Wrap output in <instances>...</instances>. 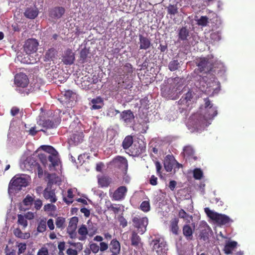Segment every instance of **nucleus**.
<instances>
[{
    "label": "nucleus",
    "instance_id": "nucleus-17",
    "mask_svg": "<svg viewBox=\"0 0 255 255\" xmlns=\"http://www.w3.org/2000/svg\"><path fill=\"white\" fill-rule=\"evenodd\" d=\"M89 104L91 110H99L104 106V102L101 98L98 97L91 100Z\"/></svg>",
    "mask_w": 255,
    "mask_h": 255
},
{
    "label": "nucleus",
    "instance_id": "nucleus-62",
    "mask_svg": "<svg viewBox=\"0 0 255 255\" xmlns=\"http://www.w3.org/2000/svg\"><path fill=\"white\" fill-rule=\"evenodd\" d=\"M80 211L81 213H83L86 217H88L90 216V211L86 208H81Z\"/></svg>",
    "mask_w": 255,
    "mask_h": 255
},
{
    "label": "nucleus",
    "instance_id": "nucleus-14",
    "mask_svg": "<svg viewBox=\"0 0 255 255\" xmlns=\"http://www.w3.org/2000/svg\"><path fill=\"white\" fill-rule=\"evenodd\" d=\"M43 196L46 200H49L52 203H55L57 201V198L55 194L54 190L48 187L44 190Z\"/></svg>",
    "mask_w": 255,
    "mask_h": 255
},
{
    "label": "nucleus",
    "instance_id": "nucleus-11",
    "mask_svg": "<svg viewBox=\"0 0 255 255\" xmlns=\"http://www.w3.org/2000/svg\"><path fill=\"white\" fill-rule=\"evenodd\" d=\"M14 83L17 86L24 88L28 85L29 82L25 74L20 73L15 76Z\"/></svg>",
    "mask_w": 255,
    "mask_h": 255
},
{
    "label": "nucleus",
    "instance_id": "nucleus-13",
    "mask_svg": "<svg viewBox=\"0 0 255 255\" xmlns=\"http://www.w3.org/2000/svg\"><path fill=\"white\" fill-rule=\"evenodd\" d=\"M133 119V114L130 110L124 111L121 114V120L127 125L131 124Z\"/></svg>",
    "mask_w": 255,
    "mask_h": 255
},
{
    "label": "nucleus",
    "instance_id": "nucleus-59",
    "mask_svg": "<svg viewBox=\"0 0 255 255\" xmlns=\"http://www.w3.org/2000/svg\"><path fill=\"white\" fill-rule=\"evenodd\" d=\"M23 216L24 217H25L26 219L32 220L34 218L35 215L34 213L33 212H28Z\"/></svg>",
    "mask_w": 255,
    "mask_h": 255
},
{
    "label": "nucleus",
    "instance_id": "nucleus-2",
    "mask_svg": "<svg viewBox=\"0 0 255 255\" xmlns=\"http://www.w3.org/2000/svg\"><path fill=\"white\" fill-rule=\"evenodd\" d=\"M205 105L200 108L199 113L194 115L195 118H196L197 123L196 127L198 128V124L205 125L207 126L210 124L209 120H212L217 114V111L215 107H214L210 102L207 99L205 100Z\"/></svg>",
    "mask_w": 255,
    "mask_h": 255
},
{
    "label": "nucleus",
    "instance_id": "nucleus-50",
    "mask_svg": "<svg viewBox=\"0 0 255 255\" xmlns=\"http://www.w3.org/2000/svg\"><path fill=\"white\" fill-rule=\"evenodd\" d=\"M44 210L45 211H54L56 209V207L54 205L51 204H47L44 206Z\"/></svg>",
    "mask_w": 255,
    "mask_h": 255
},
{
    "label": "nucleus",
    "instance_id": "nucleus-23",
    "mask_svg": "<svg viewBox=\"0 0 255 255\" xmlns=\"http://www.w3.org/2000/svg\"><path fill=\"white\" fill-rule=\"evenodd\" d=\"M65 10L62 7H57L50 11V16L54 18H59L64 14Z\"/></svg>",
    "mask_w": 255,
    "mask_h": 255
},
{
    "label": "nucleus",
    "instance_id": "nucleus-44",
    "mask_svg": "<svg viewBox=\"0 0 255 255\" xmlns=\"http://www.w3.org/2000/svg\"><path fill=\"white\" fill-rule=\"evenodd\" d=\"M140 209L142 211L147 212L150 210V204L148 201L142 202L140 205Z\"/></svg>",
    "mask_w": 255,
    "mask_h": 255
},
{
    "label": "nucleus",
    "instance_id": "nucleus-25",
    "mask_svg": "<svg viewBox=\"0 0 255 255\" xmlns=\"http://www.w3.org/2000/svg\"><path fill=\"white\" fill-rule=\"evenodd\" d=\"M192 96V93L191 92H188L180 99V102L181 104L189 106L191 104Z\"/></svg>",
    "mask_w": 255,
    "mask_h": 255
},
{
    "label": "nucleus",
    "instance_id": "nucleus-6",
    "mask_svg": "<svg viewBox=\"0 0 255 255\" xmlns=\"http://www.w3.org/2000/svg\"><path fill=\"white\" fill-rule=\"evenodd\" d=\"M204 210L208 217L213 221H215L218 224L226 225L233 222L228 216L225 215L218 214L210 210L209 208H205Z\"/></svg>",
    "mask_w": 255,
    "mask_h": 255
},
{
    "label": "nucleus",
    "instance_id": "nucleus-35",
    "mask_svg": "<svg viewBox=\"0 0 255 255\" xmlns=\"http://www.w3.org/2000/svg\"><path fill=\"white\" fill-rule=\"evenodd\" d=\"M75 189H69L67 191V197L68 199H67L65 197L63 198L64 201L68 204H71L73 202V198L74 197L73 192Z\"/></svg>",
    "mask_w": 255,
    "mask_h": 255
},
{
    "label": "nucleus",
    "instance_id": "nucleus-26",
    "mask_svg": "<svg viewBox=\"0 0 255 255\" xmlns=\"http://www.w3.org/2000/svg\"><path fill=\"white\" fill-rule=\"evenodd\" d=\"M140 48L142 49H146L150 46V41L146 37L142 35L139 36Z\"/></svg>",
    "mask_w": 255,
    "mask_h": 255
},
{
    "label": "nucleus",
    "instance_id": "nucleus-48",
    "mask_svg": "<svg viewBox=\"0 0 255 255\" xmlns=\"http://www.w3.org/2000/svg\"><path fill=\"white\" fill-rule=\"evenodd\" d=\"M88 54L89 50L87 49L84 48L81 50L80 52V58L83 62H84L86 60Z\"/></svg>",
    "mask_w": 255,
    "mask_h": 255
},
{
    "label": "nucleus",
    "instance_id": "nucleus-51",
    "mask_svg": "<svg viewBox=\"0 0 255 255\" xmlns=\"http://www.w3.org/2000/svg\"><path fill=\"white\" fill-rule=\"evenodd\" d=\"M168 12L171 14H175L177 12V8L176 6L170 5L168 7Z\"/></svg>",
    "mask_w": 255,
    "mask_h": 255
},
{
    "label": "nucleus",
    "instance_id": "nucleus-30",
    "mask_svg": "<svg viewBox=\"0 0 255 255\" xmlns=\"http://www.w3.org/2000/svg\"><path fill=\"white\" fill-rule=\"evenodd\" d=\"M13 233L16 237L23 239H27L30 236V233H22L21 230L18 228L15 229L13 231Z\"/></svg>",
    "mask_w": 255,
    "mask_h": 255
},
{
    "label": "nucleus",
    "instance_id": "nucleus-56",
    "mask_svg": "<svg viewBox=\"0 0 255 255\" xmlns=\"http://www.w3.org/2000/svg\"><path fill=\"white\" fill-rule=\"evenodd\" d=\"M48 249L46 247H42L38 252L37 255H48Z\"/></svg>",
    "mask_w": 255,
    "mask_h": 255
},
{
    "label": "nucleus",
    "instance_id": "nucleus-5",
    "mask_svg": "<svg viewBox=\"0 0 255 255\" xmlns=\"http://www.w3.org/2000/svg\"><path fill=\"white\" fill-rule=\"evenodd\" d=\"M28 183V177L24 175L15 176L10 181L8 187V193L9 195L14 194L25 187Z\"/></svg>",
    "mask_w": 255,
    "mask_h": 255
},
{
    "label": "nucleus",
    "instance_id": "nucleus-34",
    "mask_svg": "<svg viewBox=\"0 0 255 255\" xmlns=\"http://www.w3.org/2000/svg\"><path fill=\"white\" fill-rule=\"evenodd\" d=\"M46 229V219H42L41 220L38 224L37 228V231L39 233H43L44 232Z\"/></svg>",
    "mask_w": 255,
    "mask_h": 255
},
{
    "label": "nucleus",
    "instance_id": "nucleus-38",
    "mask_svg": "<svg viewBox=\"0 0 255 255\" xmlns=\"http://www.w3.org/2000/svg\"><path fill=\"white\" fill-rule=\"evenodd\" d=\"M183 233L185 236L190 239V237L192 236L193 230L190 226L189 225H186L183 227Z\"/></svg>",
    "mask_w": 255,
    "mask_h": 255
},
{
    "label": "nucleus",
    "instance_id": "nucleus-47",
    "mask_svg": "<svg viewBox=\"0 0 255 255\" xmlns=\"http://www.w3.org/2000/svg\"><path fill=\"white\" fill-rule=\"evenodd\" d=\"M194 153L193 148L190 146H186L184 149V154L185 156H190Z\"/></svg>",
    "mask_w": 255,
    "mask_h": 255
},
{
    "label": "nucleus",
    "instance_id": "nucleus-42",
    "mask_svg": "<svg viewBox=\"0 0 255 255\" xmlns=\"http://www.w3.org/2000/svg\"><path fill=\"white\" fill-rule=\"evenodd\" d=\"M89 248L91 252L94 254H97L100 251L99 245L93 242H90L89 243Z\"/></svg>",
    "mask_w": 255,
    "mask_h": 255
},
{
    "label": "nucleus",
    "instance_id": "nucleus-32",
    "mask_svg": "<svg viewBox=\"0 0 255 255\" xmlns=\"http://www.w3.org/2000/svg\"><path fill=\"white\" fill-rule=\"evenodd\" d=\"M17 223L19 225L22 227V229H25L28 225L26 219L23 215L19 214L17 216Z\"/></svg>",
    "mask_w": 255,
    "mask_h": 255
},
{
    "label": "nucleus",
    "instance_id": "nucleus-16",
    "mask_svg": "<svg viewBox=\"0 0 255 255\" xmlns=\"http://www.w3.org/2000/svg\"><path fill=\"white\" fill-rule=\"evenodd\" d=\"M75 60L74 54L71 50L68 49L64 53L62 60L65 64H72Z\"/></svg>",
    "mask_w": 255,
    "mask_h": 255
},
{
    "label": "nucleus",
    "instance_id": "nucleus-7",
    "mask_svg": "<svg viewBox=\"0 0 255 255\" xmlns=\"http://www.w3.org/2000/svg\"><path fill=\"white\" fill-rule=\"evenodd\" d=\"M132 223L133 226L136 229L135 231L140 235H142L146 231L148 220L146 217L136 216L132 217Z\"/></svg>",
    "mask_w": 255,
    "mask_h": 255
},
{
    "label": "nucleus",
    "instance_id": "nucleus-64",
    "mask_svg": "<svg viewBox=\"0 0 255 255\" xmlns=\"http://www.w3.org/2000/svg\"><path fill=\"white\" fill-rule=\"evenodd\" d=\"M157 178L154 175H152L150 179V183L152 185H156L157 184Z\"/></svg>",
    "mask_w": 255,
    "mask_h": 255
},
{
    "label": "nucleus",
    "instance_id": "nucleus-22",
    "mask_svg": "<svg viewBox=\"0 0 255 255\" xmlns=\"http://www.w3.org/2000/svg\"><path fill=\"white\" fill-rule=\"evenodd\" d=\"M56 59L57 51L54 49H50L46 52L45 56V61H53L54 63Z\"/></svg>",
    "mask_w": 255,
    "mask_h": 255
},
{
    "label": "nucleus",
    "instance_id": "nucleus-31",
    "mask_svg": "<svg viewBox=\"0 0 255 255\" xmlns=\"http://www.w3.org/2000/svg\"><path fill=\"white\" fill-rule=\"evenodd\" d=\"M111 182V180L106 176H102L99 178L98 183L101 187H107Z\"/></svg>",
    "mask_w": 255,
    "mask_h": 255
},
{
    "label": "nucleus",
    "instance_id": "nucleus-4",
    "mask_svg": "<svg viewBox=\"0 0 255 255\" xmlns=\"http://www.w3.org/2000/svg\"><path fill=\"white\" fill-rule=\"evenodd\" d=\"M38 43L34 39H29L25 43L24 49L26 54L23 59H20V56H17L19 60L26 64H34L37 62L39 58L36 54Z\"/></svg>",
    "mask_w": 255,
    "mask_h": 255
},
{
    "label": "nucleus",
    "instance_id": "nucleus-63",
    "mask_svg": "<svg viewBox=\"0 0 255 255\" xmlns=\"http://www.w3.org/2000/svg\"><path fill=\"white\" fill-rule=\"evenodd\" d=\"M47 224L48 228L51 230H52L54 229V225L53 221L52 219H49L47 222Z\"/></svg>",
    "mask_w": 255,
    "mask_h": 255
},
{
    "label": "nucleus",
    "instance_id": "nucleus-8",
    "mask_svg": "<svg viewBox=\"0 0 255 255\" xmlns=\"http://www.w3.org/2000/svg\"><path fill=\"white\" fill-rule=\"evenodd\" d=\"M154 255H165L167 250L166 243L162 238L153 239L150 244Z\"/></svg>",
    "mask_w": 255,
    "mask_h": 255
},
{
    "label": "nucleus",
    "instance_id": "nucleus-19",
    "mask_svg": "<svg viewBox=\"0 0 255 255\" xmlns=\"http://www.w3.org/2000/svg\"><path fill=\"white\" fill-rule=\"evenodd\" d=\"M113 165L119 167L127 168L128 162L127 159L122 156H117L111 162Z\"/></svg>",
    "mask_w": 255,
    "mask_h": 255
},
{
    "label": "nucleus",
    "instance_id": "nucleus-60",
    "mask_svg": "<svg viewBox=\"0 0 255 255\" xmlns=\"http://www.w3.org/2000/svg\"><path fill=\"white\" fill-rule=\"evenodd\" d=\"M66 254L68 255H77L78 252L76 250H74L71 248H69L66 251Z\"/></svg>",
    "mask_w": 255,
    "mask_h": 255
},
{
    "label": "nucleus",
    "instance_id": "nucleus-1",
    "mask_svg": "<svg viewBox=\"0 0 255 255\" xmlns=\"http://www.w3.org/2000/svg\"><path fill=\"white\" fill-rule=\"evenodd\" d=\"M215 62L212 55H209L206 58H201L197 64L198 68L196 70L198 74L203 73V74L199 75L200 77H202V80L200 82L199 88L201 91L208 95H213L217 93L220 90L218 82L215 81L213 76L208 73L213 68Z\"/></svg>",
    "mask_w": 255,
    "mask_h": 255
},
{
    "label": "nucleus",
    "instance_id": "nucleus-9",
    "mask_svg": "<svg viewBox=\"0 0 255 255\" xmlns=\"http://www.w3.org/2000/svg\"><path fill=\"white\" fill-rule=\"evenodd\" d=\"M20 167L23 170L32 171L37 167V162L33 157L24 156L21 158Z\"/></svg>",
    "mask_w": 255,
    "mask_h": 255
},
{
    "label": "nucleus",
    "instance_id": "nucleus-58",
    "mask_svg": "<svg viewBox=\"0 0 255 255\" xmlns=\"http://www.w3.org/2000/svg\"><path fill=\"white\" fill-rule=\"evenodd\" d=\"M64 95L66 99H70L74 96V94L72 91L68 90L65 92Z\"/></svg>",
    "mask_w": 255,
    "mask_h": 255
},
{
    "label": "nucleus",
    "instance_id": "nucleus-39",
    "mask_svg": "<svg viewBox=\"0 0 255 255\" xmlns=\"http://www.w3.org/2000/svg\"><path fill=\"white\" fill-rule=\"evenodd\" d=\"M195 20L199 25L202 26H206L209 22L208 18L206 16H202L199 18H196Z\"/></svg>",
    "mask_w": 255,
    "mask_h": 255
},
{
    "label": "nucleus",
    "instance_id": "nucleus-52",
    "mask_svg": "<svg viewBox=\"0 0 255 255\" xmlns=\"http://www.w3.org/2000/svg\"><path fill=\"white\" fill-rule=\"evenodd\" d=\"M42 126L47 128H53L55 125L52 121L48 120L43 122Z\"/></svg>",
    "mask_w": 255,
    "mask_h": 255
},
{
    "label": "nucleus",
    "instance_id": "nucleus-46",
    "mask_svg": "<svg viewBox=\"0 0 255 255\" xmlns=\"http://www.w3.org/2000/svg\"><path fill=\"white\" fill-rule=\"evenodd\" d=\"M65 219L63 217H58L56 220V227L58 228H62L64 227V225L65 223Z\"/></svg>",
    "mask_w": 255,
    "mask_h": 255
},
{
    "label": "nucleus",
    "instance_id": "nucleus-21",
    "mask_svg": "<svg viewBox=\"0 0 255 255\" xmlns=\"http://www.w3.org/2000/svg\"><path fill=\"white\" fill-rule=\"evenodd\" d=\"M175 160L171 156L168 155L166 157L164 162V168L167 172H170L173 168Z\"/></svg>",
    "mask_w": 255,
    "mask_h": 255
},
{
    "label": "nucleus",
    "instance_id": "nucleus-33",
    "mask_svg": "<svg viewBox=\"0 0 255 255\" xmlns=\"http://www.w3.org/2000/svg\"><path fill=\"white\" fill-rule=\"evenodd\" d=\"M178 216L180 218H183L186 221L187 223H190L192 219V216L188 214L183 209L179 211Z\"/></svg>",
    "mask_w": 255,
    "mask_h": 255
},
{
    "label": "nucleus",
    "instance_id": "nucleus-37",
    "mask_svg": "<svg viewBox=\"0 0 255 255\" xmlns=\"http://www.w3.org/2000/svg\"><path fill=\"white\" fill-rule=\"evenodd\" d=\"M189 35L188 30L185 27L181 28L179 32V38L181 40L186 39Z\"/></svg>",
    "mask_w": 255,
    "mask_h": 255
},
{
    "label": "nucleus",
    "instance_id": "nucleus-12",
    "mask_svg": "<svg viewBox=\"0 0 255 255\" xmlns=\"http://www.w3.org/2000/svg\"><path fill=\"white\" fill-rule=\"evenodd\" d=\"M111 255H120L121 245L116 239L112 240L109 245Z\"/></svg>",
    "mask_w": 255,
    "mask_h": 255
},
{
    "label": "nucleus",
    "instance_id": "nucleus-18",
    "mask_svg": "<svg viewBox=\"0 0 255 255\" xmlns=\"http://www.w3.org/2000/svg\"><path fill=\"white\" fill-rule=\"evenodd\" d=\"M33 201V198L27 195L24 199L23 200L22 202H21L19 205V209L21 211H25L28 210L31 207Z\"/></svg>",
    "mask_w": 255,
    "mask_h": 255
},
{
    "label": "nucleus",
    "instance_id": "nucleus-54",
    "mask_svg": "<svg viewBox=\"0 0 255 255\" xmlns=\"http://www.w3.org/2000/svg\"><path fill=\"white\" fill-rule=\"evenodd\" d=\"M120 112L118 110H117L113 108H110L107 113V115L109 116L113 117L114 116H116Z\"/></svg>",
    "mask_w": 255,
    "mask_h": 255
},
{
    "label": "nucleus",
    "instance_id": "nucleus-61",
    "mask_svg": "<svg viewBox=\"0 0 255 255\" xmlns=\"http://www.w3.org/2000/svg\"><path fill=\"white\" fill-rule=\"evenodd\" d=\"M42 205V201L40 200H37L34 202V207L37 210L40 209Z\"/></svg>",
    "mask_w": 255,
    "mask_h": 255
},
{
    "label": "nucleus",
    "instance_id": "nucleus-41",
    "mask_svg": "<svg viewBox=\"0 0 255 255\" xmlns=\"http://www.w3.org/2000/svg\"><path fill=\"white\" fill-rule=\"evenodd\" d=\"M175 91L174 89H173L171 91L168 89V87H164L161 88V92L162 94L164 97H171V95L173 93V91Z\"/></svg>",
    "mask_w": 255,
    "mask_h": 255
},
{
    "label": "nucleus",
    "instance_id": "nucleus-28",
    "mask_svg": "<svg viewBox=\"0 0 255 255\" xmlns=\"http://www.w3.org/2000/svg\"><path fill=\"white\" fill-rule=\"evenodd\" d=\"M237 243L235 241L228 242L224 248V251L226 254H230L233 249L237 246Z\"/></svg>",
    "mask_w": 255,
    "mask_h": 255
},
{
    "label": "nucleus",
    "instance_id": "nucleus-40",
    "mask_svg": "<svg viewBox=\"0 0 255 255\" xmlns=\"http://www.w3.org/2000/svg\"><path fill=\"white\" fill-rule=\"evenodd\" d=\"M71 139L74 143L78 144L82 141L83 134L81 133L79 134H73L71 137Z\"/></svg>",
    "mask_w": 255,
    "mask_h": 255
},
{
    "label": "nucleus",
    "instance_id": "nucleus-24",
    "mask_svg": "<svg viewBox=\"0 0 255 255\" xmlns=\"http://www.w3.org/2000/svg\"><path fill=\"white\" fill-rule=\"evenodd\" d=\"M38 13L37 8L36 7L27 8L24 12L25 16L30 19L36 17Z\"/></svg>",
    "mask_w": 255,
    "mask_h": 255
},
{
    "label": "nucleus",
    "instance_id": "nucleus-55",
    "mask_svg": "<svg viewBox=\"0 0 255 255\" xmlns=\"http://www.w3.org/2000/svg\"><path fill=\"white\" fill-rule=\"evenodd\" d=\"M18 254H22L24 252L26 248L25 244L20 243L18 245Z\"/></svg>",
    "mask_w": 255,
    "mask_h": 255
},
{
    "label": "nucleus",
    "instance_id": "nucleus-29",
    "mask_svg": "<svg viewBox=\"0 0 255 255\" xmlns=\"http://www.w3.org/2000/svg\"><path fill=\"white\" fill-rule=\"evenodd\" d=\"M137 232L133 231L132 233V236L131 238V245L135 247H139L140 243V238L139 236L137 235Z\"/></svg>",
    "mask_w": 255,
    "mask_h": 255
},
{
    "label": "nucleus",
    "instance_id": "nucleus-53",
    "mask_svg": "<svg viewBox=\"0 0 255 255\" xmlns=\"http://www.w3.org/2000/svg\"><path fill=\"white\" fill-rule=\"evenodd\" d=\"M100 251L104 252L107 251L109 248V245L105 242H101L99 245Z\"/></svg>",
    "mask_w": 255,
    "mask_h": 255
},
{
    "label": "nucleus",
    "instance_id": "nucleus-20",
    "mask_svg": "<svg viewBox=\"0 0 255 255\" xmlns=\"http://www.w3.org/2000/svg\"><path fill=\"white\" fill-rule=\"evenodd\" d=\"M145 148V146L143 143L140 145L139 143H135L131 146L130 150L133 155H138L144 151Z\"/></svg>",
    "mask_w": 255,
    "mask_h": 255
},
{
    "label": "nucleus",
    "instance_id": "nucleus-36",
    "mask_svg": "<svg viewBox=\"0 0 255 255\" xmlns=\"http://www.w3.org/2000/svg\"><path fill=\"white\" fill-rule=\"evenodd\" d=\"M133 143L132 138L130 136H127L123 142V146L124 149H128L131 146Z\"/></svg>",
    "mask_w": 255,
    "mask_h": 255
},
{
    "label": "nucleus",
    "instance_id": "nucleus-10",
    "mask_svg": "<svg viewBox=\"0 0 255 255\" xmlns=\"http://www.w3.org/2000/svg\"><path fill=\"white\" fill-rule=\"evenodd\" d=\"M78 233L80 236L78 239L83 241L86 239L87 235H89L90 237L93 236L97 233V229L95 228H93L91 231L90 229L89 230H88L85 225H82L78 229Z\"/></svg>",
    "mask_w": 255,
    "mask_h": 255
},
{
    "label": "nucleus",
    "instance_id": "nucleus-43",
    "mask_svg": "<svg viewBox=\"0 0 255 255\" xmlns=\"http://www.w3.org/2000/svg\"><path fill=\"white\" fill-rule=\"evenodd\" d=\"M203 175L202 171L199 168H196L193 171V176L195 179L200 180Z\"/></svg>",
    "mask_w": 255,
    "mask_h": 255
},
{
    "label": "nucleus",
    "instance_id": "nucleus-57",
    "mask_svg": "<svg viewBox=\"0 0 255 255\" xmlns=\"http://www.w3.org/2000/svg\"><path fill=\"white\" fill-rule=\"evenodd\" d=\"M41 130H43L42 129H38L37 128L34 127L31 128L29 129V134H30L31 135H34L37 133V131H41Z\"/></svg>",
    "mask_w": 255,
    "mask_h": 255
},
{
    "label": "nucleus",
    "instance_id": "nucleus-49",
    "mask_svg": "<svg viewBox=\"0 0 255 255\" xmlns=\"http://www.w3.org/2000/svg\"><path fill=\"white\" fill-rule=\"evenodd\" d=\"M179 62L177 60H173L170 62L169 64V68L171 71H174L179 67Z\"/></svg>",
    "mask_w": 255,
    "mask_h": 255
},
{
    "label": "nucleus",
    "instance_id": "nucleus-27",
    "mask_svg": "<svg viewBox=\"0 0 255 255\" xmlns=\"http://www.w3.org/2000/svg\"><path fill=\"white\" fill-rule=\"evenodd\" d=\"M78 222V218L77 217H73L71 218L69 225L67 228V231H76Z\"/></svg>",
    "mask_w": 255,
    "mask_h": 255
},
{
    "label": "nucleus",
    "instance_id": "nucleus-15",
    "mask_svg": "<svg viewBox=\"0 0 255 255\" xmlns=\"http://www.w3.org/2000/svg\"><path fill=\"white\" fill-rule=\"evenodd\" d=\"M127 192V188L125 186L119 187L114 193L113 197L115 200H120L124 199Z\"/></svg>",
    "mask_w": 255,
    "mask_h": 255
},
{
    "label": "nucleus",
    "instance_id": "nucleus-3",
    "mask_svg": "<svg viewBox=\"0 0 255 255\" xmlns=\"http://www.w3.org/2000/svg\"><path fill=\"white\" fill-rule=\"evenodd\" d=\"M39 149H41L49 154L48 157L43 153L39 155L40 161L45 166H47L49 169L51 170L54 167L58 165L60 161L58 153L52 146L42 145Z\"/></svg>",
    "mask_w": 255,
    "mask_h": 255
},
{
    "label": "nucleus",
    "instance_id": "nucleus-45",
    "mask_svg": "<svg viewBox=\"0 0 255 255\" xmlns=\"http://www.w3.org/2000/svg\"><path fill=\"white\" fill-rule=\"evenodd\" d=\"M171 226L172 232L174 234H177L178 230L177 220L174 219L173 220H172L171 223Z\"/></svg>",
    "mask_w": 255,
    "mask_h": 255
}]
</instances>
